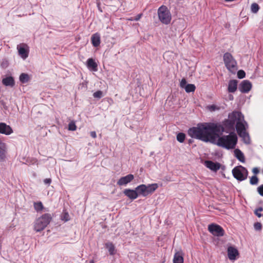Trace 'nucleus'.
I'll list each match as a JSON object with an SVG mask.
<instances>
[{
  "instance_id": "nucleus-1",
  "label": "nucleus",
  "mask_w": 263,
  "mask_h": 263,
  "mask_svg": "<svg viewBox=\"0 0 263 263\" xmlns=\"http://www.w3.org/2000/svg\"><path fill=\"white\" fill-rule=\"evenodd\" d=\"M223 130V127L220 124L203 123L198 124L197 126L190 128L188 130V134L192 138L200 140L203 142L215 143L216 136Z\"/></svg>"
},
{
  "instance_id": "nucleus-2",
  "label": "nucleus",
  "mask_w": 263,
  "mask_h": 263,
  "mask_svg": "<svg viewBox=\"0 0 263 263\" xmlns=\"http://www.w3.org/2000/svg\"><path fill=\"white\" fill-rule=\"evenodd\" d=\"M235 124L238 135L242 138L245 143H249L250 138L246 132L248 125L244 120L243 115L239 111H233L230 114L228 119L223 122L224 126L228 129H233Z\"/></svg>"
},
{
  "instance_id": "nucleus-3",
  "label": "nucleus",
  "mask_w": 263,
  "mask_h": 263,
  "mask_svg": "<svg viewBox=\"0 0 263 263\" xmlns=\"http://www.w3.org/2000/svg\"><path fill=\"white\" fill-rule=\"evenodd\" d=\"M237 142V137L234 133H231L228 135L219 137L214 144L219 146L228 149H233Z\"/></svg>"
},
{
  "instance_id": "nucleus-4",
  "label": "nucleus",
  "mask_w": 263,
  "mask_h": 263,
  "mask_svg": "<svg viewBox=\"0 0 263 263\" xmlns=\"http://www.w3.org/2000/svg\"><path fill=\"white\" fill-rule=\"evenodd\" d=\"M51 217L49 214H45L38 218L34 224V229L36 232L43 230L50 223Z\"/></svg>"
},
{
  "instance_id": "nucleus-5",
  "label": "nucleus",
  "mask_w": 263,
  "mask_h": 263,
  "mask_svg": "<svg viewBox=\"0 0 263 263\" xmlns=\"http://www.w3.org/2000/svg\"><path fill=\"white\" fill-rule=\"evenodd\" d=\"M158 16L159 20L163 24L168 25L172 20V16L170 10L164 5L161 6L158 9Z\"/></svg>"
},
{
  "instance_id": "nucleus-6",
  "label": "nucleus",
  "mask_w": 263,
  "mask_h": 263,
  "mask_svg": "<svg viewBox=\"0 0 263 263\" xmlns=\"http://www.w3.org/2000/svg\"><path fill=\"white\" fill-rule=\"evenodd\" d=\"M232 172L234 177L239 181L246 180L248 175V170L241 165L235 167Z\"/></svg>"
},
{
  "instance_id": "nucleus-7",
  "label": "nucleus",
  "mask_w": 263,
  "mask_h": 263,
  "mask_svg": "<svg viewBox=\"0 0 263 263\" xmlns=\"http://www.w3.org/2000/svg\"><path fill=\"white\" fill-rule=\"evenodd\" d=\"M223 61L229 71L235 72L237 70V63L231 54L227 52L224 54Z\"/></svg>"
},
{
  "instance_id": "nucleus-8",
  "label": "nucleus",
  "mask_w": 263,
  "mask_h": 263,
  "mask_svg": "<svg viewBox=\"0 0 263 263\" xmlns=\"http://www.w3.org/2000/svg\"><path fill=\"white\" fill-rule=\"evenodd\" d=\"M208 230L213 235L217 236H222L224 235V230L219 225L211 224L209 225Z\"/></svg>"
},
{
  "instance_id": "nucleus-9",
  "label": "nucleus",
  "mask_w": 263,
  "mask_h": 263,
  "mask_svg": "<svg viewBox=\"0 0 263 263\" xmlns=\"http://www.w3.org/2000/svg\"><path fill=\"white\" fill-rule=\"evenodd\" d=\"M134 179V176L132 174H128L125 176L121 177L117 181V184L119 186H123L127 185L128 183L132 182Z\"/></svg>"
},
{
  "instance_id": "nucleus-10",
  "label": "nucleus",
  "mask_w": 263,
  "mask_h": 263,
  "mask_svg": "<svg viewBox=\"0 0 263 263\" xmlns=\"http://www.w3.org/2000/svg\"><path fill=\"white\" fill-rule=\"evenodd\" d=\"M13 133L12 128L5 123H0V134L10 135Z\"/></svg>"
},
{
  "instance_id": "nucleus-11",
  "label": "nucleus",
  "mask_w": 263,
  "mask_h": 263,
  "mask_svg": "<svg viewBox=\"0 0 263 263\" xmlns=\"http://www.w3.org/2000/svg\"><path fill=\"white\" fill-rule=\"evenodd\" d=\"M124 194L132 200H134L138 197V193L135 190L125 189L123 191Z\"/></svg>"
},
{
  "instance_id": "nucleus-12",
  "label": "nucleus",
  "mask_w": 263,
  "mask_h": 263,
  "mask_svg": "<svg viewBox=\"0 0 263 263\" xmlns=\"http://www.w3.org/2000/svg\"><path fill=\"white\" fill-rule=\"evenodd\" d=\"M239 254L236 249L233 247H230L228 249V255L229 258L231 260H234L236 258V256Z\"/></svg>"
},
{
  "instance_id": "nucleus-13",
  "label": "nucleus",
  "mask_w": 263,
  "mask_h": 263,
  "mask_svg": "<svg viewBox=\"0 0 263 263\" xmlns=\"http://www.w3.org/2000/svg\"><path fill=\"white\" fill-rule=\"evenodd\" d=\"M205 164L208 168L214 172H216L220 167V164L219 163H215L211 161H205Z\"/></svg>"
},
{
  "instance_id": "nucleus-14",
  "label": "nucleus",
  "mask_w": 263,
  "mask_h": 263,
  "mask_svg": "<svg viewBox=\"0 0 263 263\" xmlns=\"http://www.w3.org/2000/svg\"><path fill=\"white\" fill-rule=\"evenodd\" d=\"M252 87L251 83L247 80L243 81L241 82L240 86V90L242 92H248L249 91Z\"/></svg>"
},
{
  "instance_id": "nucleus-15",
  "label": "nucleus",
  "mask_w": 263,
  "mask_h": 263,
  "mask_svg": "<svg viewBox=\"0 0 263 263\" xmlns=\"http://www.w3.org/2000/svg\"><path fill=\"white\" fill-rule=\"evenodd\" d=\"M6 152V144L0 141V161H3L5 159Z\"/></svg>"
},
{
  "instance_id": "nucleus-16",
  "label": "nucleus",
  "mask_w": 263,
  "mask_h": 263,
  "mask_svg": "<svg viewBox=\"0 0 263 263\" xmlns=\"http://www.w3.org/2000/svg\"><path fill=\"white\" fill-rule=\"evenodd\" d=\"M139 196H147L146 187L145 184H141L136 187Z\"/></svg>"
},
{
  "instance_id": "nucleus-17",
  "label": "nucleus",
  "mask_w": 263,
  "mask_h": 263,
  "mask_svg": "<svg viewBox=\"0 0 263 263\" xmlns=\"http://www.w3.org/2000/svg\"><path fill=\"white\" fill-rule=\"evenodd\" d=\"M234 155L236 158L242 163L245 162V158L242 152L239 149H235L234 151Z\"/></svg>"
},
{
  "instance_id": "nucleus-18",
  "label": "nucleus",
  "mask_w": 263,
  "mask_h": 263,
  "mask_svg": "<svg viewBox=\"0 0 263 263\" xmlns=\"http://www.w3.org/2000/svg\"><path fill=\"white\" fill-rule=\"evenodd\" d=\"M3 84L6 86L12 87L14 85V81L12 77H8L2 80Z\"/></svg>"
},
{
  "instance_id": "nucleus-19",
  "label": "nucleus",
  "mask_w": 263,
  "mask_h": 263,
  "mask_svg": "<svg viewBox=\"0 0 263 263\" xmlns=\"http://www.w3.org/2000/svg\"><path fill=\"white\" fill-rule=\"evenodd\" d=\"M147 195L153 193L158 187L157 183H153L146 185Z\"/></svg>"
},
{
  "instance_id": "nucleus-20",
  "label": "nucleus",
  "mask_w": 263,
  "mask_h": 263,
  "mask_svg": "<svg viewBox=\"0 0 263 263\" xmlns=\"http://www.w3.org/2000/svg\"><path fill=\"white\" fill-rule=\"evenodd\" d=\"M91 42L93 46L97 47L100 44V36L98 33H95L91 36Z\"/></svg>"
},
{
  "instance_id": "nucleus-21",
  "label": "nucleus",
  "mask_w": 263,
  "mask_h": 263,
  "mask_svg": "<svg viewBox=\"0 0 263 263\" xmlns=\"http://www.w3.org/2000/svg\"><path fill=\"white\" fill-rule=\"evenodd\" d=\"M87 66L88 68H91L93 71L97 70V64L91 58L88 59L87 61Z\"/></svg>"
},
{
  "instance_id": "nucleus-22",
  "label": "nucleus",
  "mask_w": 263,
  "mask_h": 263,
  "mask_svg": "<svg viewBox=\"0 0 263 263\" xmlns=\"http://www.w3.org/2000/svg\"><path fill=\"white\" fill-rule=\"evenodd\" d=\"M237 82L236 80H231L229 83L228 91L234 92L237 89Z\"/></svg>"
},
{
  "instance_id": "nucleus-23",
  "label": "nucleus",
  "mask_w": 263,
  "mask_h": 263,
  "mask_svg": "<svg viewBox=\"0 0 263 263\" xmlns=\"http://www.w3.org/2000/svg\"><path fill=\"white\" fill-rule=\"evenodd\" d=\"M174 263H183V258L182 254L181 252H178L175 254L174 259Z\"/></svg>"
},
{
  "instance_id": "nucleus-24",
  "label": "nucleus",
  "mask_w": 263,
  "mask_h": 263,
  "mask_svg": "<svg viewBox=\"0 0 263 263\" xmlns=\"http://www.w3.org/2000/svg\"><path fill=\"white\" fill-rule=\"evenodd\" d=\"M17 49L18 50L19 54L21 56V57L25 59L28 56V51L24 47H17Z\"/></svg>"
},
{
  "instance_id": "nucleus-25",
  "label": "nucleus",
  "mask_w": 263,
  "mask_h": 263,
  "mask_svg": "<svg viewBox=\"0 0 263 263\" xmlns=\"http://www.w3.org/2000/svg\"><path fill=\"white\" fill-rule=\"evenodd\" d=\"M20 81L23 83H26L29 81L30 78L28 74L23 73L20 76Z\"/></svg>"
},
{
  "instance_id": "nucleus-26",
  "label": "nucleus",
  "mask_w": 263,
  "mask_h": 263,
  "mask_svg": "<svg viewBox=\"0 0 263 263\" xmlns=\"http://www.w3.org/2000/svg\"><path fill=\"white\" fill-rule=\"evenodd\" d=\"M106 247L108 249L110 255H114L115 253V246L112 243H107L106 244Z\"/></svg>"
},
{
  "instance_id": "nucleus-27",
  "label": "nucleus",
  "mask_w": 263,
  "mask_h": 263,
  "mask_svg": "<svg viewBox=\"0 0 263 263\" xmlns=\"http://www.w3.org/2000/svg\"><path fill=\"white\" fill-rule=\"evenodd\" d=\"M195 86L194 84H187L184 89L186 92H194L195 90Z\"/></svg>"
},
{
  "instance_id": "nucleus-28",
  "label": "nucleus",
  "mask_w": 263,
  "mask_h": 263,
  "mask_svg": "<svg viewBox=\"0 0 263 263\" xmlns=\"http://www.w3.org/2000/svg\"><path fill=\"white\" fill-rule=\"evenodd\" d=\"M259 9V7L257 3H254L251 6V12L253 13H256Z\"/></svg>"
},
{
  "instance_id": "nucleus-29",
  "label": "nucleus",
  "mask_w": 263,
  "mask_h": 263,
  "mask_svg": "<svg viewBox=\"0 0 263 263\" xmlns=\"http://www.w3.org/2000/svg\"><path fill=\"white\" fill-rule=\"evenodd\" d=\"M34 208L37 212H39L43 210V205L41 202H34Z\"/></svg>"
},
{
  "instance_id": "nucleus-30",
  "label": "nucleus",
  "mask_w": 263,
  "mask_h": 263,
  "mask_svg": "<svg viewBox=\"0 0 263 263\" xmlns=\"http://www.w3.org/2000/svg\"><path fill=\"white\" fill-rule=\"evenodd\" d=\"M185 135L184 134L180 133H179L177 136V140L179 142H183L184 141Z\"/></svg>"
},
{
  "instance_id": "nucleus-31",
  "label": "nucleus",
  "mask_w": 263,
  "mask_h": 263,
  "mask_svg": "<svg viewBox=\"0 0 263 263\" xmlns=\"http://www.w3.org/2000/svg\"><path fill=\"white\" fill-rule=\"evenodd\" d=\"M77 129L75 122L73 121H71L68 124V129L71 131H74Z\"/></svg>"
},
{
  "instance_id": "nucleus-32",
  "label": "nucleus",
  "mask_w": 263,
  "mask_h": 263,
  "mask_svg": "<svg viewBox=\"0 0 263 263\" xmlns=\"http://www.w3.org/2000/svg\"><path fill=\"white\" fill-rule=\"evenodd\" d=\"M258 179L256 176H253L251 177L250 182L252 185H255L258 183Z\"/></svg>"
},
{
  "instance_id": "nucleus-33",
  "label": "nucleus",
  "mask_w": 263,
  "mask_h": 263,
  "mask_svg": "<svg viewBox=\"0 0 263 263\" xmlns=\"http://www.w3.org/2000/svg\"><path fill=\"white\" fill-rule=\"evenodd\" d=\"M93 96L95 98L100 99L103 96V92L101 90H98L93 93Z\"/></svg>"
},
{
  "instance_id": "nucleus-34",
  "label": "nucleus",
  "mask_w": 263,
  "mask_h": 263,
  "mask_svg": "<svg viewBox=\"0 0 263 263\" xmlns=\"http://www.w3.org/2000/svg\"><path fill=\"white\" fill-rule=\"evenodd\" d=\"M207 108L211 111H215V110L219 109V108L217 106H216V105H209L207 107Z\"/></svg>"
},
{
  "instance_id": "nucleus-35",
  "label": "nucleus",
  "mask_w": 263,
  "mask_h": 263,
  "mask_svg": "<svg viewBox=\"0 0 263 263\" xmlns=\"http://www.w3.org/2000/svg\"><path fill=\"white\" fill-rule=\"evenodd\" d=\"M245 72L242 70H240L237 72V77L239 79H242L245 77Z\"/></svg>"
},
{
  "instance_id": "nucleus-36",
  "label": "nucleus",
  "mask_w": 263,
  "mask_h": 263,
  "mask_svg": "<svg viewBox=\"0 0 263 263\" xmlns=\"http://www.w3.org/2000/svg\"><path fill=\"white\" fill-rule=\"evenodd\" d=\"M254 229L257 231H260L261 230L262 225L260 222H256L254 224Z\"/></svg>"
},
{
  "instance_id": "nucleus-37",
  "label": "nucleus",
  "mask_w": 263,
  "mask_h": 263,
  "mask_svg": "<svg viewBox=\"0 0 263 263\" xmlns=\"http://www.w3.org/2000/svg\"><path fill=\"white\" fill-rule=\"evenodd\" d=\"M262 209L261 208H260L257 210H256L255 211V214H256V215L258 217H261V216H262V214L261 213V212H262Z\"/></svg>"
},
{
  "instance_id": "nucleus-38",
  "label": "nucleus",
  "mask_w": 263,
  "mask_h": 263,
  "mask_svg": "<svg viewBox=\"0 0 263 263\" xmlns=\"http://www.w3.org/2000/svg\"><path fill=\"white\" fill-rule=\"evenodd\" d=\"M186 81L185 79H182L180 82V86L181 88H184L186 85Z\"/></svg>"
},
{
  "instance_id": "nucleus-39",
  "label": "nucleus",
  "mask_w": 263,
  "mask_h": 263,
  "mask_svg": "<svg viewBox=\"0 0 263 263\" xmlns=\"http://www.w3.org/2000/svg\"><path fill=\"white\" fill-rule=\"evenodd\" d=\"M257 191L261 196H263V184L257 188Z\"/></svg>"
},
{
  "instance_id": "nucleus-40",
  "label": "nucleus",
  "mask_w": 263,
  "mask_h": 263,
  "mask_svg": "<svg viewBox=\"0 0 263 263\" xmlns=\"http://www.w3.org/2000/svg\"><path fill=\"white\" fill-rule=\"evenodd\" d=\"M142 14H139L138 15H137L134 19L133 18H130L129 19V20H131V21H133V20H135V21H138L140 19V18L141 17V16H142Z\"/></svg>"
},
{
  "instance_id": "nucleus-41",
  "label": "nucleus",
  "mask_w": 263,
  "mask_h": 263,
  "mask_svg": "<svg viewBox=\"0 0 263 263\" xmlns=\"http://www.w3.org/2000/svg\"><path fill=\"white\" fill-rule=\"evenodd\" d=\"M259 172V170L257 167H254L252 170V172L255 175L257 174Z\"/></svg>"
},
{
  "instance_id": "nucleus-42",
  "label": "nucleus",
  "mask_w": 263,
  "mask_h": 263,
  "mask_svg": "<svg viewBox=\"0 0 263 263\" xmlns=\"http://www.w3.org/2000/svg\"><path fill=\"white\" fill-rule=\"evenodd\" d=\"M51 180L50 178H47V179H44V182L45 184H49L51 183Z\"/></svg>"
},
{
  "instance_id": "nucleus-43",
  "label": "nucleus",
  "mask_w": 263,
  "mask_h": 263,
  "mask_svg": "<svg viewBox=\"0 0 263 263\" xmlns=\"http://www.w3.org/2000/svg\"><path fill=\"white\" fill-rule=\"evenodd\" d=\"M90 136H91L92 138H96V137H97V135H96V132H93H93H90Z\"/></svg>"
},
{
  "instance_id": "nucleus-44",
  "label": "nucleus",
  "mask_w": 263,
  "mask_h": 263,
  "mask_svg": "<svg viewBox=\"0 0 263 263\" xmlns=\"http://www.w3.org/2000/svg\"><path fill=\"white\" fill-rule=\"evenodd\" d=\"M2 66L4 67V66H7V62L6 61L5 63L3 62L2 64Z\"/></svg>"
},
{
  "instance_id": "nucleus-45",
  "label": "nucleus",
  "mask_w": 263,
  "mask_h": 263,
  "mask_svg": "<svg viewBox=\"0 0 263 263\" xmlns=\"http://www.w3.org/2000/svg\"><path fill=\"white\" fill-rule=\"evenodd\" d=\"M89 263H94V262H93V260H91V261H90V262H89Z\"/></svg>"
},
{
  "instance_id": "nucleus-46",
  "label": "nucleus",
  "mask_w": 263,
  "mask_h": 263,
  "mask_svg": "<svg viewBox=\"0 0 263 263\" xmlns=\"http://www.w3.org/2000/svg\"><path fill=\"white\" fill-rule=\"evenodd\" d=\"M262 172H263V170H262Z\"/></svg>"
}]
</instances>
